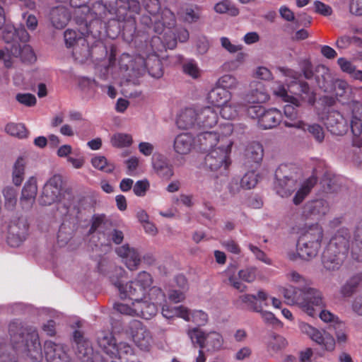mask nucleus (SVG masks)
<instances>
[{
    "label": "nucleus",
    "instance_id": "052dcab7",
    "mask_svg": "<svg viewBox=\"0 0 362 362\" xmlns=\"http://www.w3.org/2000/svg\"><path fill=\"white\" fill-rule=\"evenodd\" d=\"M307 129L317 142L320 143L324 140L325 134L321 126L318 124H313L308 126Z\"/></svg>",
    "mask_w": 362,
    "mask_h": 362
},
{
    "label": "nucleus",
    "instance_id": "a18cd8bd",
    "mask_svg": "<svg viewBox=\"0 0 362 362\" xmlns=\"http://www.w3.org/2000/svg\"><path fill=\"white\" fill-rule=\"evenodd\" d=\"M214 10L219 13H228L235 16L238 14V9L228 0H223L214 6Z\"/></svg>",
    "mask_w": 362,
    "mask_h": 362
},
{
    "label": "nucleus",
    "instance_id": "a211bd4d",
    "mask_svg": "<svg viewBox=\"0 0 362 362\" xmlns=\"http://www.w3.org/2000/svg\"><path fill=\"white\" fill-rule=\"evenodd\" d=\"M116 252L129 270L134 271L138 269L141 258L136 249L130 247L129 245H123L116 249Z\"/></svg>",
    "mask_w": 362,
    "mask_h": 362
},
{
    "label": "nucleus",
    "instance_id": "9b49d317",
    "mask_svg": "<svg viewBox=\"0 0 362 362\" xmlns=\"http://www.w3.org/2000/svg\"><path fill=\"white\" fill-rule=\"evenodd\" d=\"M162 315L166 319L180 317L186 322H192L198 326H204L209 320L207 313L203 310H191L183 305L177 306L163 305Z\"/></svg>",
    "mask_w": 362,
    "mask_h": 362
},
{
    "label": "nucleus",
    "instance_id": "5701e85b",
    "mask_svg": "<svg viewBox=\"0 0 362 362\" xmlns=\"http://www.w3.org/2000/svg\"><path fill=\"white\" fill-rule=\"evenodd\" d=\"M264 150L259 143L250 144L245 151V165L247 168H257L262 160Z\"/></svg>",
    "mask_w": 362,
    "mask_h": 362
},
{
    "label": "nucleus",
    "instance_id": "473e14b6",
    "mask_svg": "<svg viewBox=\"0 0 362 362\" xmlns=\"http://www.w3.org/2000/svg\"><path fill=\"white\" fill-rule=\"evenodd\" d=\"M2 30V37L7 42L9 43L12 40L16 38V35L19 37V39L25 42L29 40V34L24 28H21L18 30L13 27V25L11 24H6V21H4V24L0 30Z\"/></svg>",
    "mask_w": 362,
    "mask_h": 362
},
{
    "label": "nucleus",
    "instance_id": "a19ab883",
    "mask_svg": "<svg viewBox=\"0 0 362 362\" xmlns=\"http://www.w3.org/2000/svg\"><path fill=\"white\" fill-rule=\"evenodd\" d=\"M287 344L288 342L284 337L275 333L270 334L267 341V348L274 351L286 348Z\"/></svg>",
    "mask_w": 362,
    "mask_h": 362
},
{
    "label": "nucleus",
    "instance_id": "7ed1b4c3",
    "mask_svg": "<svg viewBox=\"0 0 362 362\" xmlns=\"http://www.w3.org/2000/svg\"><path fill=\"white\" fill-rule=\"evenodd\" d=\"M285 276L288 281L299 285L281 288L287 305H296L311 317L317 314V310L325 306L322 292L312 286L310 279L295 270L287 272Z\"/></svg>",
    "mask_w": 362,
    "mask_h": 362
},
{
    "label": "nucleus",
    "instance_id": "37998d69",
    "mask_svg": "<svg viewBox=\"0 0 362 362\" xmlns=\"http://www.w3.org/2000/svg\"><path fill=\"white\" fill-rule=\"evenodd\" d=\"M5 132L8 134L19 139H23L28 136V131L24 124L21 123H8L5 127Z\"/></svg>",
    "mask_w": 362,
    "mask_h": 362
},
{
    "label": "nucleus",
    "instance_id": "ddd939ff",
    "mask_svg": "<svg viewBox=\"0 0 362 362\" xmlns=\"http://www.w3.org/2000/svg\"><path fill=\"white\" fill-rule=\"evenodd\" d=\"M233 131V124L229 122L225 123L220 127L218 132L208 131L201 132L197 135V141L200 146H204L206 148L217 145L222 146L226 140L231 141L229 136Z\"/></svg>",
    "mask_w": 362,
    "mask_h": 362
},
{
    "label": "nucleus",
    "instance_id": "f3484780",
    "mask_svg": "<svg viewBox=\"0 0 362 362\" xmlns=\"http://www.w3.org/2000/svg\"><path fill=\"white\" fill-rule=\"evenodd\" d=\"M347 255L325 247L322 255V264L327 272L338 271L343 265Z\"/></svg>",
    "mask_w": 362,
    "mask_h": 362
},
{
    "label": "nucleus",
    "instance_id": "393cba45",
    "mask_svg": "<svg viewBox=\"0 0 362 362\" xmlns=\"http://www.w3.org/2000/svg\"><path fill=\"white\" fill-rule=\"evenodd\" d=\"M325 124L327 129L334 134H343L348 129L346 120L339 112H329Z\"/></svg>",
    "mask_w": 362,
    "mask_h": 362
},
{
    "label": "nucleus",
    "instance_id": "c756f323",
    "mask_svg": "<svg viewBox=\"0 0 362 362\" xmlns=\"http://www.w3.org/2000/svg\"><path fill=\"white\" fill-rule=\"evenodd\" d=\"M70 18V13L64 6L53 8L49 14L50 21L52 25L57 29L64 28L69 21Z\"/></svg>",
    "mask_w": 362,
    "mask_h": 362
},
{
    "label": "nucleus",
    "instance_id": "8fccbe9b",
    "mask_svg": "<svg viewBox=\"0 0 362 362\" xmlns=\"http://www.w3.org/2000/svg\"><path fill=\"white\" fill-rule=\"evenodd\" d=\"M11 46L12 45H8L5 48L0 49V60L7 68L12 66L15 59L17 58V56L12 54Z\"/></svg>",
    "mask_w": 362,
    "mask_h": 362
},
{
    "label": "nucleus",
    "instance_id": "680f3d73",
    "mask_svg": "<svg viewBox=\"0 0 362 362\" xmlns=\"http://www.w3.org/2000/svg\"><path fill=\"white\" fill-rule=\"evenodd\" d=\"M220 42L221 46L230 53H235L243 48L242 45L233 44L226 37H221Z\"/></svg>",
    "mask_w": 362,
    "mask_h": 362
},
{
    "label": "nucleus",
    "instance_id": "6e6d98bb",
    "mask_svg": "<svg viewBox=\"0 0 362 362\" xmlns=\"http://www.w3.org/2000/svg\"><path fill=\"white\" fill-rule=\"evenodd\" d=\"M183 71L192 77L197 78L200 76V70L194 60H188L183 64Z\"/></svg>",
    "mask_w": 362,
    "mask_h": 362
},
{
    "label": "nucleus",
    "instance_id": "6e6552de",
    "mask_svg": "<svg viewBox=\"0 0 362 362\" xmlns=\"http://www.w3.org/2000/svg\"><path fill=\"white\" fill-rule=\"evenodd\" d=\"M322 238L323 230L320 225L310 226L297 243L296 251L299 257L305 260L315 257L321 247Z\"/></svg>",
    "mask_w": 362,
    "mask_h": 362
},
{
    "label": "nucleus",
    "instance_id": "de8ad7c7",
    "mask_svg": "<svg viewBox=\"0 0 362 362\" xmlns=\"http://www.w3.org/2000/svg\"><path fill=\"white\" fill-rule=\"evenodd\" d=\"M255 168H252V170L246 173L242 177L240 181V185L245 189H251L255 187L257 183V174L255 171Z\"/></svg>",
    "mask_w": 362,
    "mask_h": 362
},
{
    "label": "nucleus",
    "instance_id": "2f4dec72",
    "mask_svg": "<svg viewBox=\"0 0 362 362\" xmlns=\"http://www.w3.org/2000/svg\"><path fill=\"white\" fill-rule=\"evenodd\" d=\"M220 115L225 119H234L245 109V105L231 99L223 103L219 107Z\"/></svg>",
    "mask_w": 362,
    "mask_h": 362
},
{
    "label": "nucleus",
    "instance_id": "0eeeda50",
    "mask_svg": "<svg viewBox=\"0 0 362 362\" xmlns=\"http://www.w3.org/2000/svg\"><path fill=\"white\" fill-rule=\"evenodd\" d=\"M273 93L284 102L287 103L284 106V112L286 119L284 124L287 127H293L305 131L306 124L301 119L296 109L300 105L298 98L288 94L285 86L279 82H275L272 87Z\"/></svg>",
    "mask_w": 362,
    "mask_h": 362
},
{
    "label": "nucleus",
    "instance_id": "338daca9",
    "mask_svg": "<svg viewBox=\"0 0 362 362\" xmlns=\"http://www.w3.org/2000/svg\"><path fill=\"white\" fill-rule=\"evenodd\" d=\"M335 336L339 344L345 343L347 340V332L345 325L340 322L337 325Z\"/></svg>",
    "mask_w": 362,
    "mask_h": 362
},
{
    "label": "nucleus",
    "instance_id": "bf43d9fd",
    "mask_svg": "<svg viewBox=\"0 0 362 362\" xmlns=\"http://www.w3.org/2000/svg\"><path fill=\"white\" fill-rule=\"evenodd\" d=\"M240 300L242 303L247 304L252 310L259 311L260 310V306L256 303L257 297L252 294H244L240 296Z\"/></svg>",
    "mask_w": 362,
    "mask_h": 362
},
{
    "label": "nucleus",
    "instance_id": "4468645a",
    "mask_svg": "<svg viewBox=\"0 0 362 362\" xmlns=\"http://www.w3.org/2000/svg\"><path fill=\"white\" fill-rule=\"evenodd\" d=\"M299 329L325 350L332 351L335 349V340L329 333L321 332L305 322H300Z\"/></svg>",
    "mask_w": 362,
    "mask_h": 362
},
{
    "label": "nucleus",
    "instance_id": "aec40b11",
    "mask_svg": "<svg viewBox=\"0 0 362 362\" xmlns=\"http://www.w3.org/2000/svg\"><path fill=\"white\" fill-rule=\"evenodd\" d=\"M198 128L210 129L216 125L218 115L214 107H197Z\"/></svg>",
    "mask_w": 362,
    "mask_h": 362
},
{
    "label": "nucleus",
    "instance_id": "7c9ffc66",
    "mask_svg": "<svg viewBox=\"0 0 362 362\" xmlns=\"http://www.w3.org/2000/svg\"><path fill=\"white\" fill-rule=\"evenodd\" d=\"M194 146V139L192 134L182 133L178 134L174 140V150L180 155L189 153Z\"/></svg>",
    "mask_w": 362,
    "mask_h": 362
},
{
    "label": "nucleus",
    "instance_id": "423d86ee",
    "mask_svg": "<svg viewBox=\"0 0 362 362\" xmlns=\"http://www.w3.org/2000/svg\"><path fill=\"white\" fill-rule=\"evenodd\" d=\"M326 247L346 255L350 250L353 254L362 252V218L356 223L353 239L349 230L342 227L332 235Z\"/></svg>",
    "mask_w": 362,
    "mask_h": 362
},
{
    "label": "nucleus",
    "instance_id": "f704fd0d",
    "mask_svg": "<svg viewBox=\"0 0 362 362\" xmlns=\"http://www.w3.org/2000/svg\"><path fill=\"white\" fill-rule=\"evenodd\" d=\"M98 342L100 347L112 358V355H115L118 350L117 349V344L115 339L111 333H102L98 337Z\"/></svg>",
    "mask_w": 362,
    "mask_h": 362
},
{
    "label": "nucleus",
    "instance_id": "4c0bfd02",
    "mask_svg": "<svg viewBox=\"0 0 362 362\" xmlns=\"http://www.w3.org/2000/svg\"><path fill=\"white\" fill-rule=\"evenodd\" d=\"M328 211V204L323 199L313 200L304 206V213L307 215H325Z\"/></svg>",
    "mask_w": 362,
    "mask_h": 362
},
{
    "label": "nucleus",
    "instance_id": "1a4fd4ad",
    "mask_svg": "<svg viewBox=\"0 0 362 362\" xmlns=\"http://www.w3.org/2000/svg\"><path fill=\"white\" fill-rule=\"evenodd\" d=\"M232 145V141L226 140L222 146L217 145L210 147L209 153L204 158V167L211 172L221 175L224 174L230 164L229 154ZM202 146L206 148L205 146Z\"/></svg>",
    "mask_w": 362,
    "mask_h": 362
},
{
    "label": "nucleus",
    "instance_id": "cd10ccee",
    "mask_svg": "<svg viewBox=\"0 0 362 362\" xmlns=\"http://www.w3.org/2000/svg\"><path fill=\"white\" fill-rule=\"evenodd\" d=\"M152 165L155 172L161 177L169 179L173 175L172 166L167 158L161 154H154L152 158Z\"/></svg>",
    "mask_w": 362,
    "mask_h": 362
},
{
    "label": "nucleus",
    "instance_id": "39448f33",
    "mask_svg": "<svg viewBox=\"0 0 362 362\" xmlns=\"http://www.w3.org/2000/svg\"><path fill=\"white\" fill-rule=\"evenodd\" d=\"M10 346L18 354L26 356L34 362L43 358L39 336L35 328L23 327L21 323L12 322L8 325Z\"/></svg>",
    "mask_w": 362,
    "mask_h": 362
},
{
    "label": "nucleus",
    "instance_id": "20e7f679",
    "mask_svg": "<svg viewBox=\"0 0 362 362\" xmlns=\"http://www.w3.org/2000/svg\"><path fill=\"white\" fill-rule=\"evenodd\" d=\"M275 176L274 189L280 197H288L297 189L293 199L296 205L305 199L317 182L315 176H310L299 182L300 176L296 168L288 165H281L277 168Z\"/></svg>",
    "mask_w": 362,
    "mask_h": 362
},
{
    "label": "nucleus",
    "instance_id": "c85d7f7f",
    "mask_svg": "<svg viewBox=\"0 0 362 362\" xmlns=\"http://www.w3.org/2000/svg\"><path fill=\"white\" fill-rule=\"evenodd\" d=\"M230 99H232V93L217 85L209 91L206 96L208 103L213 105L214 107H219Z\"/></svg>",
    "mask_w": 362,
    "mask_h": 362
},
{
    "label": "nucleus",
    "instance_id": "b1692460",
    "mask_svg": "<svg viewBox=\"0 0 362 362\" xmlns=\"http://www.w3.org/2000/svg\"><path fill=\"white\" fill-rule=\"evenodd\" d=\"M197 107H188L182 110L177 117V124L180 129L198 128Z\"/></svg>",
    "mask_w": 362,
    "mask_h": 362
},
{
    "label": "nucleus",
    "instance_id": "4d7b16f0",
    "mask_svg": "<svg viewBox=\"0 0 362 362\" xmlns=\"http://www.w3.org/2000/svg\"><path fill=\"white\" fill-rule=\"evenodd\" d=\"M16 99L19 103L27 107H33L37 102L35 96L28 93H18L16 95Z\"/></svg>",
    "mask_w": 362,
    "mask_h": 362
},
{
    "label": "nucleus",
    "instance_id": "3c124183",
    "mask_svg": "<svg viewBox=\"0 0 362 362\" xmlns=\"http://www.w3.org/2000/svg\"><path fill=\"white\" fill-rule=\"evenodd\" d=\"M257 269L255 267H247L238 272L239 278L247 283L253 282L257 277Z\"/></svg>",
    "mask_w": 362,
    "mask_h": 362
},
{
    "label": "nucleus",
    "instance_id": "f8f14e48",
    "mask_svg": "<svg viewBox=\"0 0 362 362\" xmlns=\"http://www.w3.org/2000/svg\"><path fill=\"white\" fill-rule=\"evenodd\" d=\"M127 334L132 339L134 344L141 351H149L153 344L152 333L139 320H134L130 322Z\"/></svg>",
    "mask_w": 362,
    "mask_h": 362
},
{
    "label": "nucleus",
    "instance_id": "774afa93",
    "mask_svg": "<svg viewBox=\"0 0 362 362\" xmlns=\"http://www.w3.org/2000/svg\"><path fill=\"white\" fill-rule=\"evenodd\" d=\"M314 7L315 11L321 15L327 16L332 14V8L320 1H315L314 2Z\"/></svg>",
    "mask_w": 362,
    "mask_h": 362
},
{
    "label": "nucleus",
    "instance_id": "58836bf2",
    "mask_svg": "<svg viewBox=\"0 0 362 362\" xmlns=\"http://www.w3.org/2000/svg\"><path fill=\"white\" fill-rule=\"evenodd\" d=\"M26 158L20 156L16 160L12 171V181L16 186H20L24 179Z\"/></svg>",
    "mask_w": 362,
    "mask_h": 362
},
{
    "label": "nucleus",
    "instance_id": "9d476101",
    "mask_svg": "<svg viewBox=\"0 0 362 362\" xmlns=\"http://www.w3.org/2000/svg\"><path fill=\"white\" fill-rule=\"evenodd\" d=\"M187 335L192 343H197L201 349H206L207 351L216 352L224 348V339L218 332H205L192 328L187 331Z\"/></svg>",
    "mask_w": 362,
    "mask_h": 362
},
{
    "label": "nucleus",
    "instance_id": "a878e982",
    "mask_svg": "<svg viewBox=\"0 0 362 362\" xmlns=\"http://www.w3.org/2000/svg\"><path fill=\"white\" fill-rule=\"evenodd\" d=\"M351 128L354 135L353 144L362 147V106L356 107L354 110Z\"/></svg>",
    "mask_w": 362,
    "mask_h": 362
},
{
    "label": "nucleus",
    "instance_id": "864d4df0",
    "mask_svg": "<svg viewBox=\"0 0 362 362\" xmlns=\"http://www.w3.org/2000/svg\"><path fill=\"white\" fill-rule=\"evenodd\" d=\"M249 250L251 251V252L254 255L256 259L267 264V265H272V260L267 255V254L259 249L258 247L250 243L247 245Z\"/></svg>",
    "mask_w": 362,
    "mask_h": 362
},
{
    "label": "nucleus",
    "instance_id": "e433bc0d",
    "mask_svg": "<svg viewBox=\"0 0 362 362\" xmlns=\"http://www.w3.org/2000/svg\"><path fill=\"white\" fill-rule=\"evenodd\" d=\"M362 286V276L354 275L341 287L340 293L344 297H350Z\"/></svg>",
    "mask_w": 362,
    "mask_h": 362
},
{
    "label": "nucleus",
    "instance_id": "e2e57ef3",
    "mask_svg": "<svg viewBox=\"0 0 362 362\" xmlns=\"http://www.w3.org/2000/svg\"><path fill=\"white\" fill-rule=\"evenodd\" d=\"M337 64L343 72L351 74L356 69L355 65L346 58L340 57L337 59Z\"/></svg>",
    "mask_w": 362,
    "mask_h": 362
},
{
    "label": "nucleus",
    "instance_id": "4be33fe9",
    "mask_svg": "<svg viewBox=\"0 0 362 362\" xmlns=\"http://www.w3.org/2000/svg\"><path fill=\"white\" fill-rule=\"evenodd\" d=\"M269 95L262 82L253 81L250 84V90L245 96L248 104H259L268 101Z\"/></svg>",
    "mask_w": 362,
    "mask_h": 362
},
{
    "label": "nucleus",
    "instance_id": "f257e3e1",
    "mask_svg": "<svg viewBox=\"0 0 362 362\" xmlns=\"http://www.w3.org/2000/svg\"><path fill=\"white\" fill-rule=\"evenodd\" d=\"M126 272L116 267L110 276L111 283L118 289L121 298H129L131 304L116 303L114 309L118 313L149 320L158 313V306L166 303L162 290L153 286V278L146 272H139L134 280L124 284Z\"/></svg>",
    "mask_w": 362,
    "mask_h": 362
},
{
    "label": "nucleus",
    "instance_id": "c9c22d12",
    "mask_svg": "<svg viewBox=\"0 0 362 362\" xmlns=\"http://www.w3.org/2000/svg\"><path fill=\"white\" fill-rule=\"evenodd\" d=\"M11 52L13 56L19 57L24 62H33L35 61V53L29 45L12 44Z\"/></svg>",
    "mask_w": 362,
    "mask_h": 362
},
{
    "label": "nucleus",
    "instance_id": "69168bd1",
    "mask_svg": "<svg viewBox=\"0 0 362 362\" xmlns=\"http://www.w3.org/2000/svg\"><path fill=\"white\" fill-rule=\"evenodd\" d=\"M186 292L180 289L173 288L168 292V299L173 303H180L185 299Z\"/></svg>",
    "mask_w": 362,
    "mask_h": 362
},
{
    "label": "nucleus",
    "instance_id": "2eb2a0df",
    "mask_svg": "<svg viewBox=\"0 0 362 362\" xmlns=\"http://www.w3.org/2000/svg\"><path fill=\"white\" fill-rule=\"evenodd\" d=\"M62 180L61 176L55 175L50 177L45 184L42 194L39 199L41 205L48 206L58 201L61 189Z\"/></svg>",
    "mask_w": 362,
    "mask_h": 362
},
{
    "label": "nucleus",
    "instance_id": "79ce46f5",
    "mask_svg": "<svg viewBox=\"0 0 362 362\" xmlns=\"http://www.w3.org/2000/svg\"><path fill=\"white\" fill-rule=\"evenodd\" d=\"M132 136L126 133L117 132L112 135L110 138L111 145L116 148L128 147L132 144Z\"/></svg>",
    "mask_w": 362,
    "mask_h": 362
},
{
    "label": "nucleus",
    "instance_id": "bb28decb",
    "mask_svg": "<svg viewBox=\"0 0 362 362\" xmlns=\"http://www.w3.org/2000/svg\"><path fill=\"white\" fill-rule=\"evenodd\" d=\"M282 120V115L280 110L272 108L265 110L258 120L259 127L264 129L276 127Z\"/></svg>",
    "mask_w": 362,
    "mask_h": 362
},
{
    "label": "nucleus",
    "instance_id": "72a5a7b5",
    "mask_svg": "<svg viewBox=\"0 0 362 362\" xmlns=\"http://www.w3.org/2000/svg\"><path fill=\"white\" fill-rule=\"evenodd\" d=\"M73 56L80 63H85L90 58L91 51L84 37L78 38V45L74 47Z\"/></svg>",
    "mask_w": 362,
    "mask_h": 362
},
{
    "label": "nucleus",
    "instance_id": "dca6fc26",
    "mask_svg": "<svg viewBox=\"0 0 362 362\" xmlns=\"http://www.w3.org/2000/svg\"><path fill=\"white\" fill-rule=\"evenodd\" d=\"M28 227L25 218L13 219L8 226V244L13 247H18L26 238Z\"/></svg>",
    "mask_w": 362,
    "mask_h": 362
},
{
    "label": "nucleus",
    "instance_id": "412c9836",
    "mask_svg": "<svg viewBox=\"0 0 362 362\" xmlns=\"http://www.w3.org/2000/svg\"><path fill=\"white\" fill-rule=\"evenodd\" d=\"M37 193V178L30 177L25 183L21 197V204L23 208L28 209L35 202Z\"/></svg>",
    "mask_w": 362,
    "mask_h": 362
},
{
    "label": "nucleus",
    "instance_id": "49530a36",
    "mask_svg": "<svg viewBox=\"0 0 362 362\" xmlns=\"http://www.w3.org/2000/svg\"><path fill=\"white\" fill-rule=\"evenodd\" d=\"M2 194L5 199V206L8 209H13L17 202L16 190L13 187L8 186L3 189Z\"/></svg>",
    "mask_w": 362,
    "mask_h": 362
},
{
    "label": "nucleus",
    "instance_id": "13d9d810",
    "mask_svg": "<svg viewBox=\"0 0 362 362\" xmlns=\"http://www.w3.org/2000/svg\"><path fill=\"white\" fill-rule=\"evenodd\" d=\"M83 37L81 33H78L76 30L67 29L64 32V40L67 47H75L78 45V38Z\"/></svg>",
    "mask_w": 362,
    "mask_h": 362
},
{
    "label": "nucleus",
    "instance_id": "09e8293b",
    "mask_svg": "<svg viewBox=\"0 0 362 362\" xmlns=\"http://www.w3.org/2000/svg\"><path fill=\"white\" fill-rule=\"evenodd\" d=\"M117 353L115 355H112V358H115L117 361H122V358H125L127 356H132L134 354L133 348L125 342H120L117 346Z\"/></svg>",
    "mask_w": 362,
    "mask_h": 362
},
{
    "label": "nucleus",
    "instance_id": "0e129e2a",
    "mask_svg": "<svg viewBox=\"0 0 362 362\" xmlns=\"http://www.w3.org/2000/svg\"><path fill=\"white\" fill-rule=\"evenodd\" d=\"M334 88L337 95L344 96L350 91V86L348 83L344 80H337L334 84Z\"/></svg>",
    "mask_w": 362,
    "mask_h": 362
},
{
    "label": "nucleus",
    "instance_id": "5fc2aeb1",
    "mask_svg": "<svg viewBox=\"0 0 362 362\" xmlns=\"http://www.w3.org/2000/svg\"><path fill=\"white\" fill-rule=\"evenodd\" d=\"M149 188V181L147 179H143L135 182L133 187V192L136 196L143 197L146 194Z\"/></svg>",
    "mask_w": 362,
    "mask_h": 362
},
{
    "label": "nucleus",
    "instance_id": "ea45409f",
    "mask_svg": "<svg viewBox=\"0 0 362 362\" xmlns=\"http://www.w3.org/2000/svg\"><path fill=\"white\" fill-rule=\"evenodd\" d=\"M90 163L94 168L106 173H112L115 168L114 163L108 161L104 156L101 155L93 156Z\"/></svg>",
    "mask_w": 362,
    "mask_h": 362
},
{
    "label": "nucleus",
    "instance_id": "6ab92c4d",
    "mask_svg": "<svg viewBox=\"0 0 362 362\" xmlns=\"http://www.w3.org/2000/svg\"><path fill=\"white\" fill-rule=\"evenodd\" d=\"M45 356L47 362H71L63 345L47 341L44 346Z\"/></svg>",
    "mask_w": 362,
    "mask_h": 362
},
{
    "label": "nucleus",
    "instance_id": "f03ea898",
    "mask_svg": "<svg viewBox=\"0 0 362 362\" xmlns=\"http://www.w3.org/2000/svg\"><path fill=\"white\" fill-rule=\"evenodd\" d=\"M104 65V67H97V70L100 77L105 79L108 78L110 74L114 78L120 76L127 78L140 74L145 69H148L149 74L153 78H160L163 75L161 62L156 53L149 54L146 59L140 55L132 57L124 53L118 62H116L115 55L111 53L108 65L106 66V63Z\"/></svg>",
    "mask_w": 362,
    "mask_h": 362
},
{
    "label": "nucleus",
    "instance_id": "c03bdc74",
    "mask_svg": "<svg viewBox=\"0 0 362 362\" xmlns=\"http://www.w3.org/2000/svg\"><path fill=\"white\" fill-rule=\"evenodd\" d=\"M216 85L226 90H234L238 88L239 81L235 76L225 74L218 79Z\"/></svg>",
    "mask_w": 362,
    "mask_h": 362
},
{
    "label": "nucleus",
    "instance_id": "603ef678",
    "mask_svg": "<svg viewBox=\"0 0 362 362\" xmlns=\"http://www.w3.org/2000/svg\"><path fill=\"white\" fill-rule=\"evenodd\" d=\"M180 16L185 21L193 23L199 18V12L197 7L189 6L180 12Z\"/></svg>",
    "mask_w": 362,
    "mask_h": 362
}]
</instances>
